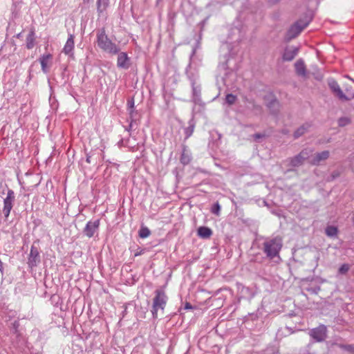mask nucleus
<instances>
[{
	"label": "nucleus",
	"instance_id": "obj_1",
	"mask_svg": "<svg viewBox=\"0 0 354 354\" xmlns=\"http://www.w3.org/2000/svg\"><path fill=\"white\" fill-rule=\"evenodd\" d=\"M96 36L97 46L101 50L111 55L120 52V47L108 37L104 28L97 30Z\"/></svg>",
	"mask_w": 354,
	"mask_h": 354
},
{
	"label": "nucleus",
	"instance_id": "obj_2",
	"mask_svg": "<svg viewBox=\"0 0 354 354\" xmlns=\"http://www.w3.org/2000/svg\"><path fill=\"white\" fill-rule=\"evenodd\" d=\"M312 19V15L306 14L302 18L297 21L288 29L286 33V39L290 41L297 37L300 32L308 26Z\"/></svg>",
	"mask_w": 354,
	"mask_h": 354
},
{
	"label": "nucleus",
	"instance_id": "obj_3",
	"mask_svg": "<svg viewBox=\"0 0 354 354\" xmlns=\"http://www.w3.org/2000/svg\"><path fill=\"white\" fill-rule=\"evenodd\" d=\"M282 247L281 238L277 236L274 239L266 241L263 243V252L267 257L273 259L279 254Z\"/></svg>",
	"mask_w": 354,
	"mask_h": 354
},
{
	"label": "nucleus",
	"instance_id": "obj_4",
	"mask_svg": "<svg viewBox=\"0 0 354 354\" xmlns=\"http://www.w3.org/2000/svg\"><path fill=\"white\" fill-rule=\"evenodd\" d=\"M328 86L335 96L342 101H349L353 99V93H349V96H345L344 93L341 89L339 85L333 78H329L327 80Z\"/></svg>",
	"mask_w": 354,
	"mask_h": 354
},
{
	"label": "nucleus",
	"instance_id": "obj_5",
	"mask_svg": "<svg viewBox=\"0 0 354 354\" xmlns=\"http://www.w3.org/2000/svg\"><path fill=\"white\" fill-rule=\"evenodd\" d=\"M167 297L161 290H156V296L153 301V310H164L167 302Z\"/></svg>",
	"mask_w": 354,
	"mask_h": 354
},
{
	"label": "nucleus",
	"instance_id": "obj_6",
	"mask_svg": "<svg viewBox=\"0 0 354 354\" xmlns=\"http://www.w3.org/2000/svg\"><path fill=\"white\" fill-rule=\"evenodd\" d=\"M15 201V193L13 190L8 189L7 196L3 200V214L6 220L8 218Z\"/></svg>",
	"mask_w": 354,
	"mask_h": 354
},
{
	"label": "nucleus",
	"instance_id": "obj_7",
	"mask_svg": "<svg viewBox=\"0 0 354 354\" xmlns=\"http://www.w3.org/2000/svg\"><path fill=\"white\" fill-rule=\"evenodd\" d=\"M310 152L308 149H304L299 154L287 160V161L289 162V165L292 167H299L303 165L305 160L308 158Z\"/></svg>",
	"mask_w": 354,
	"mask_h": 354
},
{
	"label": "nucleus",
	"instance_id": "obj_8",
	"mask_svg": "<svg viewBox=\"0 0 354 354\" xmlns=\"http://www.w3.org/2000/svg\"><path fill=\"white\" fill-rule=\"evenodd\" d=\"M309 334L315 341L322 342L327 336L326 327L324 325H320L317 328L312 329Z\"/></svg>",
	"mask_w": 354,
	"mask_h": 354
},
{
	"label": "nucleus",
	"instance_id": "obj_9",
	"mask_svg": "<svg viewBox=\"0 0 354 354\" xmlns=\"http://www.w3.org/2000/svg\"><path fill=\"white\" fill-rule=\"evenodd\" d=\"M100 226V220L88 221L83 230V233L88 238L94 236L95 233L98 231Z\"/></svg>",
	"mask_w": 354,
	"mask_h": 354
},
{
	"label": "nucleus",
	"instance_id": "obj_10",
	"mask_svg": "<svg viewBox=\"0 0 354 354\" xmlns=\"http://www.w3.org/2000/svg\"><path fill=\"white\" fill-rule=\"evenodd\" d=\"M131 65L130 58L127 53L119 52L118 53L117 66L119 68L128 69Z\"/></svg>",
	"mask_w": 354,
	"mask_h": 354
},
{
	"label": "nucleus",
	"instance_id": "obj_11",
	"mask_svg": "<svg viewBox=\"0 0 354 354\" xmlns=\"http://www.w3.org/2000/svg\"><path fill=\"white\" fill-rule=\"evenodd\" d=\"M40 262V255L37 248L32 246L28 263L31 268L37 266Z\"/></svg>",
	"mask_w": 354,
	"mask_h": 354
},
{
	"label": "nucleus",
	"instance_id": "obj_12",
	"mask_svg": "<svg viewBox=\"0 0 354 354\" xmlns=\"http://www.w3.org/2000/svg\"><path fill=\"white\" fill-rule=\"evenodd\" d=\"M299 48L296 46H288L285 48L283 54V60L286 62L292 61L298 54Z\"/></svg>",
	"mask_w": 354,
	"mask_h": 354
},
{
	"label": "nucleus",
	"instance_id": "obj_13",
	"mask_svg": "<svg viewBox=\"0 0 354 354\" xmlns=\"http://www.w3.org/2000/svg\"><path fill=\"white\" fill-rule=\"evenodd\" d=\"M295 69L296 74L303 78H307V70L305 63L302 59L297 60L295 63Z\"/></svg>",
	"mask_w": 354,
	"mask_h": 354
},
{
	"label": "nucleus",
	"instance_id": "obj_14",
	"mask_svg": "<svg viewBox=\"0 0 354 354\" xmlns=\"http://www.w3.org/2000/svg\"><path fill=\"white\" fill-rule=\"evenodd\" d=\"M330 153L328 151H323L321 153H315L310 160V163L314 165H318L322 161L328 158Z\"/></svg>",
	"mask_w": 354,
	"mask_h": 354
},
{
	"label": "nucleus",
	"instance_id": "obj_15",
	"mask_svg": "<svg viewBox=\"0 0 354 354\" xmlns=\"http://www.w3.org/2000/svg\"><path fill=\"white\" fill-rule=\"evenodd\" d=\"M52 59V55L50 53L44 54L39 58V62L41 66V70L44 73H47L49 71L50 62Z\"/></svg>",
	"mask_w": 354,
	"mask_h": 354
},
{
	"label": "nucleus",
	"instance_id": "obj_16",
	"mask_svg": "<svg viewBox=\"0 0 354 354\" xmlns=\"http://www.w3.org/2000/svg\"><path fill=\"white\" fill-rule=\"evenodd\" d=\"M109 5V0H97L96 6L98 16H103Z\"/></svg>",
	"mask_w": 354,
	"mask_h": 354
},
{
	"label": "nucleus",
	"instance_id": "obj_17",
	"mask_svg": "<svg viewBox=\"0 0 354 354\" xmlns=\"http://www.w3.org/2000/svg\"><path fill=\"white\" fill-rule=\"evenodd\" d=\"M73 48H74V36H73V35L71 34L66 41V43L65 44L64 48H63V52L66 55H71L73 50Z\"/></svg>",
	"mask_w": 354,
	"mask_h": 354
},
{
	"label": "nucleus",
	"instance_id": "obj_18",
	"mask_svg": "<svg viewBox=\"0 0 354 354\" xmlns=\"http://www.w3.org/2000/svg\"><path fill=\"white\" fill-rule=\"evenodd\" d=\"M310 127V124L308 123H306L300 126L295 132L293 134V136L295 139L299 138V137L302 136L305 133L308 131L309 128Z\"/></svg>",
	"mask_w": 354,
	"mask_h": 354
},
{
	"label": "nucleus",
	"instance_id": "obj_19",
	"mask_svg": "<svg viewBox=\"0 0 354 354\" xmlns=\"http://www.w3.org/2000/svg\"><path fill=\"white\" fill-rule=\"evenodd\" d=\"M180 160L183 165H187L191 161V153L185 146H183Z\"/></svg>",
	"mask_w": 354,
	"mask_h": 354
},
{
	"label": "nucleus",
	"instance_id": "obj_20",
	"mask_svg": "<svg viewBox=\"0 0 354 354\" xmlns=\"http://www.w3.org/2000/svg\"><path fill=\"white\" fill-rule=\"evenodd\" d=\"M198 235L203 239H208L212 234V231L207 227H200L198 230Z\"/></svg>",
	"mask_w": 354,
	"mask_h": 354
},
{
	"label": "nucleus",
	"instance_id": "obj_21",
	"mask_svg": "<svg viewBox=\"0 0 354 354\" xmlns=\"http://www.w3.org/2000/svg\"><path fill=\"white\" fill-rule=\"evenodd\" d=\"M35 32L32 30L26 37V48L28 49H32L35 46Z\"/></svg>",
	"mask_w": 354,
	"mask_h": 354
},
{
	"label": "nucleus",
	"instance_id": "obj_22",
	"mask_svg": "<svg viewBox=\"0 0 354 354\" xmlns=\"http://www.w3.org/2000/svg\"><path fill=\"white\" fill-rule=\"evenodd\" d=\"M268 106L272 113L275 115L279 111V103L277 100H273L268 104Z\"/></svg>",
	"mask_w": 354,
	"mask_h": 354
},
{
	"label": "nucleus",
	"instance_id": "obj_23",
	"mask_svg": "<svg viewBox=\"0 0 354 354\" xmlns=\"http://www.w3.org/2000/svg\"><path fill=\"white\" fill-rule=\"evenodd\" d=\"M326 234L329 237H335L337 236L338 230L337 227L329 225L325 230Z\"/></svg>",
	"mask_w": 354,
	"mask_h": 354
},
{
	"label": "nucleus",
	"instance_id": "obj_24",
	"mask_svg": "<svg viewBox=\"0 0 354 354\" xmlns=\"http://www.w3.org/2000/svg\"><path fill=\"white\" fill-rule=\"evenodd\" d=\"M151 234V232L147 227L142 226L139 230V236L142 239L147 238Z\"/></svg>",
	"mask_w": 354,
	"mask_h": 354
},
{
	"label": "nucleus",
	"instance_id": "obj_25",
	"mask_svg": "<svg viewBox=\"0 0 354 354\" xmlns=\"http://www.w3.org/2000/svg\"><path fill=\"white\" fill-rule=\"evenodd\" d=\"M339 127H344L351 123V119L348 117H342L337 121Z\"/></svg>",
	"mask_w": 354,
	"mask_h": 354
},
{
	"label": "nucleus",
	"instance_id": "obj_26",
	"mask_svg": "<svg viewBox=\"0 0 354 354\" xmlns=\"http://www.w3.org/2000/svg\"><path fill=\"white\" fill-rule=\"evenodd\" d=\"M353 93V98H354V82L353 84H346L345 85V93L344 95L349 96V93Z\"/></svg>",
	"mask_w": 354,
	"mask_h": 354
},
{
	"label": "nucleus",
	"instance_id": "obj_27",
	"mask_svg": "<svg viewBox=\"0 0 354 354\" xmlns=\"http://www.w3.org/2000/svg\"><path fill=\"white\" fill-rule=\"evenodd\" d=\"M236 100V97L233 94H227L225 97L226 102L230 105L233 104L235 102Z\"/></svg>",
	"mask_w": 354,
	"mask_h": 354
},
{
	"label": "nucleus",
	"instance_id": "obj_28",
	"mask_svg": "<svg viewBox=\"0 0 354 354\" xmlns=\"http://www.w3.org/2000/svg\"><path fill=\"white\" fill-rule=\"evenodd\" d=\"M221 206L218 203H215L212 207V212L216 215H219Z\"/></svg>",
	"mask_w": 354,
	"mask_h": 354
},
{
	"label": "nucleus",
	"instance_id": "obj_29",
	"mask_svg": "<svg viewBox=\"0 0 354 354\" xmlns=\"http://www.w3.org/2000/svg\"><path fill=\"white\" fill-rule=\"evenodd\" d=\"M349 266L348 264H343L339 268V273L344 274L349 270Z\"/></svg>",
	"mask_w": 354,
	"mask_h": 354
},
{
	"label": "nucleus",
	"instance_id": "obj_30",
	"mask_svg": "<svg viewBox=\"0 0 354 354\" xmlns=\"http://www.w3.org/2000/svg\"><path fill=\"white\" fill-rule=\"evenodd\" d=\"M340 347L349 353H354V346L352 345H341Z\"/></svg>",
	"mask_w": 354,
	"mask_h": 354
},
{
	"label": "nucleus",
	"instance_id": "obj_31",
	"mask_svg": "<svg viewBox=\"0 0 354 354\" xmlns=\"http://www.w3.org/2000/svg\"><path fill=\"white\" fill-rule=\"evenodd\" d=\"M192 91H193V95L195 96V97H199L200 94H201V90L200 88H198L197 87L193 86V88H192Z\"/></svg>",
	"mask_w": 354,
	"mask_h": 354
},
{
	"label": "nucleus",
	"instance_id": "obj_32",
	"mask_svg": "<svg viewBox=\"0 0 354 354\" xmlns=\"http://www.w3.org/2000/svg\"><path fill=\"white\" fill-rule=\"evenodd\" d=\"M194 131V127H189L185 130L186 137L189 138Z\"/></svg>",
	"mask_w": 354,
	"mask_h": 354
},
{
	"label": "nucleus",
	"instance_id": "obj_33",
	"mask_svg": "<svg viewBox=\"0 0 354 354\" xmlns=\"http://www.w3.org/2000/svg\"><path fill=\"white\" fill-rule=\"evenodd\" d=\"M128 106H129V113H130V114H131L133 112V107H134V102L133 100L128 102Z\"/></svg>",
	"mask_w": 354,
	"mask_h": 354
},
{
	"label": "nucleus",
	"instance_id": "obj_34",
	"mask_svg": "<svg viewBox=\"0 0 354 354\" xmlns=\"http://www.w3.org/2000/svg\"><path fill=\"white\" fill-rule=\"evenodd\" d=\"M254 138L255 139V140H257L259 138H261L263 137H264V135L263 134H261V133H255L254 136H253Z\"/></svg>",
	"mask_w": 354,
	"mask_h": 354
},
{
	"label": "nucleus",
	"instance_id": "obj_35",
	"mask_svg": "<svg viewBox=\"0 0 354 354\" xmlns=\"http://www.w3.org/2000/svg\"><path fill=\"white\" fill-rule=\"evenodd\" d=\"M192 308V306L189 303H187L185 307V310H189Z\"/></svg>",
	"mask_w": 354,
	"mask_h": 354
},
{
	"label": "nucleus",
	"instance_id": "obj_36",
	"mask_svg": "<svg viewBox=\"0 0 354 354\" xmlns=\"http://www.w3.org/2000/svg\"><path fill=\"white\" fill-rule=\"evenodd\" d=\"M281 0H269V2L271 3V4H276L278 2H279Z\"/></svg>",
	"mask_w": 354,
	"mask_h": 354
},
{
	"label": "nucleus",
	"instance_id": "obj_37",
	"mask_svg": "<svg viewBox=\"0 0 354 354\" xmlns=\"http://www.w3.org/2000/svg\"><path fill=\"white\" fill-rule=\"evenodd\" d=\"M319 290H320V288L319 287H317V288H314L312 290V292H314V293H317Z\"/></svg>",
	"mask_w": 354,
	"mask_h": 354
},
{
	"label": "nucleus",
	"instance_id": "obj_38",
	"mask_svg": "<svg viewBox=\"0 0 354 354\" xmlns=\"http://www.w3.org/2000/svg\"><path fill=\"white\" fill-rule=\"evenodd\" d=\"M86 162L88 163H91V156L87 155V156H86Z\"/></svg>",
	"mask_w": 354,
	"mask_h": 354
},
{
	"label": "nucleus",
	"instance_id": "obj_39",
	"mask_svg": "<svg viewBox=\"0 0 354 354\" xmlns=\"http://www.w3.org/2000/svg\"><path fill=\"white\" fill-rule=\"evenodd\" d=\"M143 252V250H140V252H137L136 254H135V256L137 257L138 255H140L142 254Z\"/></svg>",
	"mask_w": 354,
	"mask_h": 354
},
{
	"label": "nucleus",
	"instance_id": "obj_40",
	"mask_svg": "<svg viewBox=\"0 0 354 354\" xmlns=\"http://www.w3.org/2000/svg\"><path fill=\"white\" fill-rule=\"evenodd\" d=\"M156 313H157V311H153V317H156L157 315H156Z\"/></svg>",
	"mask_w": 354,
	"mask_h": 354
},
{
	"label": "nucleus",
	"instance_id": "obj_41",
	"mask_svg": "<svg viewBox=\"0 0 354 354\" xmlns=\"http://www.w3.org/2000/svg\"><path fill=\"white\" fill-rule=\"evenodd\" d=\"M59 299V297L57 296H53L52 297V299Z\"/></svg>",
	"mask_w": 354,
	"mask_h": 354
},
{
	"label": "nucleus",
	"instance_id": "obj_42",
	"mask_svg": "<svg viewBox=\"0 0 354 354\" xmlns=\"http://www.w3.org/2000/svg\"><path fill=\"white\" fill-rule=\"evenodd\" d=\"M91 0H83L84 3H88Z\"/></svg>",
	"mask_w": 354,
	"mask_h": 354
},
{
	"label": "nucleus",
	"instance_id": "obj_43",
	"mask_svg": "<svg viewBox=\"0 0 354 354\" xmlns=\"http://www.w3.org/2000/svg\"><path fill=\"white\" fill-rule=\"evenodd\" d=\"M2 265H3V263H2L1 261L0 260V268L2 267Z\"/></svg>",
	"mask_w": 354,
	"mask_h": 354
},
{
	"label": "nucleus",
	"instance_id": "obj_44",
	"mask_svg": "<svg viewBox=\"0 0 354 354\" xmlns=\"http://www.w3.org/2000/svg\"><path fill=\"white\" fill-rule=\"evenodd\" d=\"M316 79H317V80H321V79H322V77H316Z\"/></svg>",
	"mask_w": 354,
	"mask_h": 354
}]
</instances>
